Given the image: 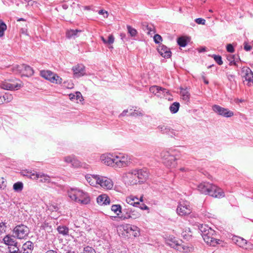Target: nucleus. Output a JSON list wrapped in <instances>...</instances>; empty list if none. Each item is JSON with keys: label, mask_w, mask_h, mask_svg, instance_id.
<instances>
[{"label": "nucleus", "mask_w": 253, "mask_h": 253, "mask_svg": "<svg viewBox=\"0 0 253 253\" xmlns=\"http://www.w3.org/2000/svg\"><path fill=\"white\" fill-rule=\"evenodd\" d=\"M141 209L142 210H147L148 209V208L147 206L144 205L142 207H141Z\"/></svg>", "instance_id": "338daca9"}, {"label": "nucleus", "mask_w": 253, "mask_h": 253, "mask_svg": "<svg viewBox=\"0 0 253 253\" xmlns=\"http://www.w3.org/2000/svg\"><path fill=\"white\" fill-rule=\"evenodd\" d=\"M149 90L150 92L157 96L161 97V92L162 91L161 90V87L157 85L152 86L150 87Z\"/></svg>", "instance_id": "c756f323"}, {"label": "nucleus", "mask_w": 253, "mask_h": 253, "mask_svg": "<svg viewBox=\"0 0 253 253\" xmlns=\"http://www.w3.org/2000/svg\"><path fill=\"white\" fill-rule=\"evenodd\" d=\"M163 163L169 168H174L176 165V158L172 154V151H163L160 154Z\"/></svg>", "instance_id": "423d86ee"}, {"label": "nucleus", "mask_w": 253, "mask_h": 253, "mask_svg": "<svg viewBox=\"0 0 253 253\" xmlns=\"http://www.w3.org/2000/svg\"><path fill=\"white\" fill-rule=\"evenodd\" d=\"M157 130L163 134H166L172 138L178 136V133L175 130L172 129L169 126L161 124L157 127Z\"/></svg>", "instance_id": "9b49d317"}, {"label": "nucleus", "mask_w": 253, "mask_h": 253, "mask_svg": "<svg viewBox=\"0 0 253 253\" xmlns=\"http://www.w3.org/2000/svg\"><path fill=\"white\" fill-rule=\"evenodd\" d=\"M161 90L162 91L161 92V97L163 96H165L166 94L169 93V91L167 90L166 89L162 88L161 87Z\"/></svg>", "instance_id": "bf43d9fd"}, {"label": "nucleus", "mask_w": 253, "mask_h": 253, "mask_svg": "<svg viewBox=\"0 0 253 253\" xmlns=\"http://www.w3.org/2000/svg\"><path fill=\"white\" fill-rule=\"evenodd\" d=\"M99 175L89 174H87L85 175V179L87 182L92 186L98 187L99 180L100 179Z\"/></svg>", "instance_id": "aec40b11"}, {"label": "nucleus", "mask_w": 253, "mask_h": 253, "mask_svg": "<svg viewBox=\"0 0 253 253\" xmlns=\"http://www.w3.org/2000/svg\"><path fill=\"white\" fill-rule=\"evenodd\" d=\"M98 14L100 15H102L104 18H107L109 15L108 12L103 9L100 10L98 11Z\"/></svg>", "instance_id": "4d7b16f0"}, {"label": "nucleus", "mask_w": 253, "mask_h": 253, "mask_svg": "<svg viewBox=\"0 0 253 253\" xmlns=\"http://www.w3.org/2000/svg\"><path fill=\"white\" fill-rule=\"evenodd\" d=\"M100 38L105 44H111L114 42V37L112 35L109 36L108 40H106L103 36H101Z\"/></svg>", "instance_id": "c9c22d12"}, {"label": "nucleus", "mask_w": 253, "mask_h": 253, "mask_svg": "<svg viewBox=\"0 0 253 253\" xmlns=\"http://www.w3.org/2000/svg\"><path fill=\"white\" fill-rule=\"evenodd\" d=\"M178 45L182 47H185L187 45V40L184 37H180L177 39Z\"/></svg>", "instance_id": "79ce46f5"}, {"label": "nucleus", "mask_w": 253, "mask_h": 253, "mask_svg": "<svg viewBox=\"0 0 253 253\" xmlns=\"http://www.w3.org/2000/svg\"><path fill=\"white\" fill-rule=\"evenodd\" d=\"M74 78H79L85 74V67L83 64H77L72 68Z\"/></svg>", "instance_id": "a211bd4d"}, {"label": "nucleus", "mask_w": 253, "mask_h": 253, "mask_svg": "<svg viewBox=\"0 0 253 253\" xmlns=\"http://www.w3.org/2000/svg\"><path fill=\"white\" fill-rule=\"evenodd\" d=\"M123 230L127 234V236L137 237L139 235V229L137 226L130 224L124 225L121 226Z\"/></svg>", "instance_id": "4468645a"}, {"label": "nucleus", "mask_w": 253, "mask_h": 253, "mask_svg": "<svg viewBox=\"0 0 253 253\" xmlns=\"http://www.w3.org/2000/svg\"><path fill=\"white\" fill-rule=\"evenodd\" d=\"M195 21L198 24L205 25L206 20L204 19L201 18H198L195 20Z\"/></svg>", "instance_id": "6e6d98bb"}, {"label": "nucleus", "mask_w": 253, "mask_h": 253, "mask_svg": "<svg viewBox=\"0 0 253 253\" xmlns=\"http://www.w3.org/2000/svg\"><path fill=\"white\" fill-rule=\"evenodd\" d=\"M227 60L230 62V65H236V62L237 58L236 55H230L227 57Z\"/></svg>", "instance_id": "a18cd8bd"}, {"label": "nucleus", "mask_w": 253, "mask_h": 253, "mask_svg": "<svg viewBox=\"0 0 253 253\" xmlns=\"http://www.w3.org/2000/svg\"><path fill=\"white\" fill-rule=\"evenodd\" d=\"M212 108L215 113L224 117H231L234 115V113L232 111L217 105H214L212 106Z\"/></svg>", "instance_id": "ddd939ff"}, {"label": "nucleus", "mask_w": 253, "mask_h": 253, "mask_svg": "<svg viewBox=\"0 0 253 253\" xmlns=\"http://www.w3.org/2000/svg\"><path fill=\"white\" fill-rule=\"evenodd\" d=\"M82 32L81 30L70 29L66 31V37L68 39L74 38L75 39L79 36L80 34Z\"/></svg>", "instance_id": "a878e982"}, {"label": "nucleus", "mask_w": 253, "mask_h": 253, "mask_svg": "<svg viewBox=\"0 0 253 253\" xmlns=\"http://www.w3.org/2000/svg\"><path fill=\"white\" fill-rule=\"evenodd\" d=\"M127 29L128 33L130 35L131 37H134L136 35L137 33V31L135 29L132 28L130 26L127 25Z\"/></svg>", "instance_id": "c03bdc74"}, {"label": "nucleus", "mask_w": 253, "mask_h": 253, "mask_svg": "<svg viewBox=\"0 0 253 253\" xmlns=\"http://www.w3.org/2000/svg\"><path fill=\"white\" fill-rule=\"evenodd\" d=\"M38 178H40V181L42 182L48 183L50 181L49 176L43 173H39Z\"/></svg>", "instance_id": "2f4dec72"}, {"label": "nucleus", "mask_w": 253, "mask_h": 253, "mask_svg": "<svg viewBox=\"0 0 253 253\" xmlns=\"http://www.w3.org/2000/svg\"><path fill=\"white\" fill-rule=\"evenodd\" d=\"M97 203L100 205H106L110 203L109 197L106 194L99 195L97 198Z\"/></svg>", "instance_id": "393cba45"}, {"label": "nucleus", "mask_w": 253, "mask_h": 253, "mask_svg": "<svg viewBox=\"0 0 253 253\" xmlns=\"http://www.w3.org/2000/svg\"><path fill=\"white\" fill-rule=\"evenodd\" d=\"M158 51L165 58H169L171 56L170 49L164 45H160L158 47Z\"/></svg>", "instance_id": "4be33fe9"}, {"label": "nucleus", "mask_w": 253, "mask_h": 253, "mask_svg": "<svg viewBox=\"0 0 253 253\" xmlns=\"http://www.w3.org/2000/svg\"><path fill=\"white\" fill-rule=\"evenodd\" d=\"M48 210L51 211H57L58 210V208L57 205L55 203H51L49 204L48 206H47Z\"/></svg>", "instance_id": "49530a36"}, {"label": "nucleus", "mask_w": 253, "mask_h": 253, "mask_svg": "<svg viewBox=\"0 0 253 253\" xmlns=\"http://www.w3.org/2000/svg\"><path fill=\"white\" fill-rule=\"evenodd\" d=\"M143 114L141 111H138V110H134L133 112L130 113V115L132 116H143Z\"/></svg>", "instance_id": "09e8293b"}, {"label": "nucleus", "mask_w": 253, "mask_h": 253, "mask_svg": "<svg viewBox=\"0 0 253 253\" xmlns=\"http://www.w3.org/2000/svg\"><path fill=\"white\" fill-rule=\"evenodd\" d=\"M11 71L16 74H21L22 76L29 77L34 74L33 69L26 64H21L13 66Z\"/></svg>", "instance_id": "0eeeda50"}, {"label": "nucleus", "mask_w": 253, "mask_h": 253, "mask_svg": "<svg viewBox=\"0 0 253 253\" xmlns=\"http://www.w3.org/2000/svg\"><path fill=\"white\" fill-rule=\"evenodd\" d=\"M13 188L15 192H20L23 189V184L22 182H16L13 184Z\"/></svg>", "instance_id": "72a5a7b5"}, {"label": "nucleus", "mask_w": 253, "mask_h": 253, "mask_svg": "<svg viewBox=\"0 0 253 253\" xmlns=\"http://www.w3.org/2000/svg\"><path fill=\"white\" fill-rule=\"evenodd\" d=\"M115 155L113 154H104L100 156L101 162L105 165L113 167Z\"/></svg>", "instance_id": "6ab92c4d"}, {"label": "nucleus", "mask_w": 253, "mask_h": 253, "mask_svg": "<svg viewBox=\"0 0 253 253\" xmlns=\"http://www.w3.org/2000/svg\"><path fill=\"white\" fill-rule=\"evenodd\" d=\"M197 189L201 193L208 194L214 198H221L225 196L224 192L221 188L209 182L199 184Z\"/></svg>", "instance_id": "7ed1b4c3"}, {"label": "nucleus", "mask_w": 253, "mask_h": 253, "mask_svg": "<svg viewBox=\"0 0 253 253\" xmlns=\"http://www.w3.org/2000/svg\"><path fill=\"white\" fill-rule=\"evenodd\" d=\"M23 86V83L19 81L16 80V83H12L9 82H5L1 84V88L6 90H18Z\"/></svg>", "instance_id": "2eb2a0df"}, {"label": "nucleus", "mask_w": 253, "mask_h": 253, "mask_svg": "<svg viewBox=\"0 0 253 253\" xmlns=\"http://www.w3.org/2000/svg\"><path fill=\"white\" fill-rule=\"evenodd\" d=\"M146 28L147 30V34L148 35H151L152 34H153L155 32L153 26H149L147 25Z\"/></svg>", "instance_id": "864d4df0"}, {"label": "nucleus", "mask_w": 253, "mask_h": 253, "mask_svg": "<svg viewBox=\"0 0 253 253\" xmlns=\"http://www.w3.org/2000/svg\"><path fill=\"white\" fill-rule=\"evenodd\" d=\"M179 103L177 102H174L171 104V105L169 107V109L172 113H176L179 109Z\"/></svg>", "instance_id": "4c0bfd02"}, {"label": "nucleus", "mask_w": 253, "mask_h": 253, "mask_svg": "<svg viewBox=\"0 0 253 253\" xmlns=\"http://www.w3.org/2000/svg\"><path fill=\"white\" fill-rule=\"evenodd\" d=\"M6 28V25L1 20H0V37H2L4 35V32Z\"/></svg>", "instance_id": "a19ab883"}, {"label": "nucleus", "mask_w": 253, "mask_h": 253, "mask_svg": "<svg viewBox=\"0 0 253 253\" xmlns=\"http://www.w3.org/2000/svg\"><path fill=\"white\" fill-rule=\"evenodd\" d=\"M132 216L131 215H128L127 216H124V215H122L121 218L123 219V220H125V219H128V218H132Z\"/></svg>", "instance_id": "680f3d73"}, {"label": "nucleus", "mask_w": 253, "mask_h": 253, "mask_svg": "<svg viewBox=\"0 0 253 253\" xmlns=\"http://www.w3.org/2000/svg\"><path fill=\"white\" fill-rule=\"evenodd\" d=\"M187 170V169L185 168H181L180 169V170L181 171H186Z\"/></svg>", "instance_id": "774afa93"}, {"label": "nucleus", "mask_w": 253, "mask_h": 253, "mask_svg": "<svg viewBox=\"0 0 253 253\" xmlns=\"http://www.w3.org/2000/svg\"><path fill=\"white\" fill-rule=\"evenodd\" d=\"M94 250L91 247H86L84 248L83 253H94Z\"/></svg>", "instance_id": "5fc2aeb1"}, {"label": "nucleus", "mask_w": 253, "mask_h": 253, "mask_svg": "<svg viewBox=\"0 0 253 253\" xmlns=\"http://www.w3.org/2000/svg\"><path fill=\"white\" fill-rule=\"evenodd\" d=\"M57 231L59 233L62 234L63 235H67L69 232V229L66 226H59L57 228Z\"/></svg>", "instance_id": "e433bc0d"}, {"label": "nucleus", "mask_w": 253, "mask_h": 253, "mask_svg": "<svg viewBox=\"0 0 253 253\" xmlns=\"http://www.w3.org/2000/svg\"><path fill=\"white\" fill-rule=\"evenodd\" d=\"M212 57L215 62L219 65H221L223 64V62L222 60V58L219 55H213Z\"/></svg>", "instance_id": "de8ad7c7"}, {"label": "nucleus", "mask_w": 253, "mask_h": 253, "mask_svg": "<svg viewBox=\"0 0 253 253\" xmlns=\"http://www.w3.org/2000/svg\"><path fill=\"white\" fill-rule=\"evenodd\" d=\"M15 236L19 239H25L29 233L28 227L23 224L16 226L13 230Z\"/></svg>", "instance_id": "1a4fd4ad"}, {"label": "nucleus", "mask_w": 253, "mask_h": 253, "mask_svg": "<svg viewBox=\"0 0 253 253\" xmlns=\"http://www.w3.org/2000/svg\"><path fill=\"white\" fill-rule=\"evenodd\" d=\"M2 99H3V103L4 102L8 103L12 100L13 96L9 92H6L3 96H2Z\"/></svg>", "instance_id": "f704fd0d"}, {"label": "nucleus", "mask_w": 253, "mask_h": 253, "mask_svg": "<svg viewBox=\"0 0 253 253\" xmlns=\"http://www.w3.org/2000/svg\"><path fill=\"white\" fill-rule=\"evenodd\" d=\"M148 176V174L146 170L135 169L124 173L123 179L126 184L133 185L143 182Z\"/></svg>", "instance_id": "f257e3e1"}, {"label": "nucleus", "mask_w": 253, "mask_h": 253, "mask_svg": "<svg viewBox=\"0 0 253 253\" xmlns=\"http://www.w3.org/2000/svg\"><path fill=\"white\" fill-rule=\"evenodd\" d=\"M45 253H57L54 250H48L45 252Z\"/></svg>", "instance_id": "69168bd1"}, {"label": "nucleus", "mask_w": 253, "mask_h": 253, "mask_svg": "<svg viewBox=\"0 0 253 253\" xmlns=\"http://www.w3.org/2000/svg\"><path fill=\"white\" fill-rule=\"evenodd\" d=\"M69 98L70 100H73L74 99L79 100L80 101H82L83 100V97L80 92L77 91L75 94L71 93L69 95Z\"/></svg>", "instance_id": "7c9ffc66"}, {"label": "nucleus", "mask_w": 253, "mask_h": 253, "mask_svg": "<svg viewBox=\"0 0 253 253\" xmlns=\"http://www.w3.org/2000/svg\"><path fill=\"white\" fill-rule=\"evenodd\" d=\"M201 232V235L207 244L211 246L215 247L217 245H221L222 247L224 246L225 243L221 240L215 239L216 236L214 230L207 225H202L200 228Z\"/></svg>", "instance_id": "f03ea898"}, {"label": "nucleus", "mask_w": 253, "mask_h": 253, "mask_svg": "<svg viewBox=\"0 0 253 253\" xmlns=\"http://www.w3.org/2000/svg\"><path fill=\"white\" fill-rule=\"evenodd\" d=\"M167 244L171 248H174L177 250V246L179 244L178 241L176 240L174 237H169L167 240Z\"/></svg>", "instance_id": "cd10ccee"}, {"label": "nucleus", "mask_w": 253, "mask_h": 253, "mask_svg": "<svg viewBox=\"0 0 253 253\" xmlns=\"http://www.w3.org/2000/svg\"><path fill=\"white\" fill-rule=\"evenodd\" d=\"M130 160L129 156L126 154L122 153L115 154L113 168L120 169L127 167L131 163Z\"/></svg>", "instance_id": "39448f33"}, {"label": "nucleus", "mask_w": 253, "mask_h": 253, "mask_svg": "<svg viewBox=\"0 0 253 253\" xmlns=\"http://www.w3.org/2000/svg\"><path fill=\"white\" fill-rule=\"evenodd\" d=\"M63 160L67 164H71V167L74 168L83 167L82 163L74 155L65 156Z\"/></svg>", "instance_id": "f3484780"}, {"label": "nucleus", "mask_w": 253, "mask_h": 253, "mask_svg": "<svg viewBox=\"0 0 253 253\" xmlns=\"http://www.w3.org/2000/svg\"><path fill=\"white\" fill-rule=\"evenodd\" d=\"M121 206L120 205H113L111 207V210L119 215L121 212Z\"/></svg>", "instance_id": "58836bf2"}, {"label": "nucleus", "mask_w": 253, "mask_h": 253, "mask_svg": "<svg viewBox=\"0 0 253 253\" xmlns=\"http://www.w3.org/2000/svg\"><path fill=\"white\" fill-rule=\"evenodd\" d=\"M176 212L180 216H185L192 212V208L188 202L181 201L177 206Z\"/></svg>", "instance_id": "9d476101"}, {"label": "nucleus", "mask_w": 253, "mask_h": 253, "mask_svg": "<svg viewBox=\"0 0 253 253\" xmlns=\"http://www.w3.org/2000/svg\"><path fill=\"white\" fill-rule=\"evenodd\" d=\"M243 72L245 73L244 77L245 81L248 82V85L250 86L253 83V73L249 68L244 69Z\"/></svg>", "instance_id": "412c9836"}, {"label": "nucleus", "mask_w": 253, "mask_h": 253, "mask_svg": "<svg viewBox=\"0 0 253 253\" xmlns=\"http://www.w3.org/2000/svg\"><path fill=\"white\" fill-rule=\"evenodd\" d=\"M99 179L98 185H100L102 188L107 190L113 188L114 183L110 178L100 175Z\"/></svg>", "instance_id": "dca6fc26"}, {"label": "nucleus", "mask_w": 253, "mask_h": 253, "mask_svg": "<svg viewBox=\"0 0 253 253\" xmlns=\"http://www.w3.org/2000/svg\"><path fill=\"white\" fill-rule=\"evenodd\" d=\"M252 48V46L248 44L247 43H245L244 45V49L247 51H250Z\"/></svg>", "instance_id": "052dcab7"}, {"label": "nucleus", "mask_w": 253, "mask_h": 253, "mask_svg": "<svg viewBox=\"0 0 253 253\" xmlns=\"http://www.w3.org/2000/svg\"><path fill=\"white\" fill-rule=\"evenodd\" d=\"M15 235H11L10 234L6 235L3 238V243L9 246H13V245H17V242L15 239Z\"/></svg>", "instance_id": "b1692460"}, {"label": "nucleus", "mask_w": 253, "mask_h": 253, "mask_svg": "<svg viewBox=\"0 0 253 253\" xmlns=\"http://www.w3.org/2000/svg\"><path fill=\"white\" fill-rule=\"evenodd\" d=\"M6 223L3 222H0V233H3L6 232Z\"/></svg>", "instance_id": "8fccbe9b"}, {"label": "nucleus", "mask_w": 253, "mask_h": 253, "mask_svg": "<svg viewBox=\"0 0 253 253\" xmlns=\"http://www.w3.org/2000/svg\"><path fill=\"white\" fill-rule=\"evenodd\" d=\"M40 75L42 77L49 81L52 83L60 84L62 82L61 78L49 70L41 71Z\"/></svg>", "instance_id": "6e6552de"}, {"label": "nucleus", "mask_w": 253, "mask_h": 253, "mask_svg": "<svg viewBox=\"0 0 253 253\" xmlns=\"http://www.w3.org/2000/svg\"><path fill=\"white\" fill-rule=\"evenodd\" d=\"M128 112V110H124L120 115V117H123V116H125L126 114V113Z\"/></svg>", "instance_id": "e2e57ef3"}, {"label": "nucleus", "mask_w": 253, "mask_h": 253, "mask_svg": "<svg viewBox=\"0 0 253 253\" xmlns=\"http://www.w3.org/2000/svg\"><path fill=\"white\" fill-rule=\"evenodd\" d=\"M126 201L127 204L133 206H137L139 204V199L133 196L127 197Z\"/></svg>", "instance_id": "bb28decb"}, {"label": "nucleus", "mask_w": 253, "mask_h": 253, "mask_svg": "<svg viewBox=\"0 0 253 253\" xmlns=\"http://www.w3.org/2000/svg\"><path fill=\"white\" fill-rule=\"evenodd\" d=\"M227 51L230 53H233L234 52V48L231 44H228L226 46Z\"/></svg>", "instance_id": "13d9d810"}, {"label": "nucleus", "mask_w": 253, "mask_h": 253, "mask_svg": "<svg viewBox=\"0 0 253 253\" xmlns=\"http://www.w3.org/2000/svg\"><path fill=\"white\" fill-rule=\"evenodd\" d=\"M154 41L156 43H159L161 42L162 41V38L160 35L156 34L154 36Z\"/></svg>", "instance_id": "3c124183"}, {"label": "nucleus", "mask_w": 253, "mask_h": 253, "mask_svg": "<svg viewBox=\"0 0 253 253\" xmlns=\"http://www.w3.org/2000/svg\"><path fill=\"white\" fill-rule=\"evenodd\" d=\"M24 175H26L27 177L34 179L37 180L38 179V176L39 175V173H37L36 172L33 171H27L26 172V174H24Z\"/></svg>", "instance_id": "473e14b6"}, {"label": "nucleus", "mask_w": 253, "mask_h": 253, "mask_svg": "<svg viewBox=\"0 0 253 253\" xmlns=\"http://www.w3.org/2000/svg\"><path fill=\"white\" fill-rule=\"evenodd\" d=\"M64 85L67 88L72 89L74 87V84L72 81L69 82H64Z\"/></svg>", "instance_id": "603ef678"}, {"label": "nucleus", "mask_w": 253, "mask_h": 253, "mask_svg": "<svg viewBox=\"0 0 253 253\" xmlns=\"http://www.w3.org/2000/svg\"><path fill=\"white\" fill-rule=\"evenodd\" d=\"M22 249L25 253H30L33 249V244L31 241H27L23 245Z\"/></svg>", "instance_id": "c85d7f7f"}, {"label": "nucleus", "mask_w": 253, "mask_h": 253, "mask_svg": "<svg viewBox=\"0 0 253 253\" xmlns=\"http://www.w3.org/2000/svg\"><path fill=\"white\" fill-rule=\"evenodd\" d=\"M227 77L228 79L230 81H231L233 79V78H234V76L232 75H227Z\"/></svg>", "instance_id": "0e129e2a"}, {"label": "nucleus", "mask_w": 253, "mask_h": 253, "mask_svg": "<svg viewBox=\"0 0 253 253\" xmlns=\"http://www.w3.org/2000/svg\"><path fill=\"white\" fill-rule=\"evenodd\" d=\"M177 251L184 253L191 252L193 250V247L191 245L181 243L177 246Z\"/></svg>", "instance_id": "5701e85b"}, {"label": "nucleus", "mask_w": 253, "mask_h": 253, "mask_svg": "<svg viewBox=\"0 0 253 253\" xmlns=\"http://www.w3.org/2000/svg\"><path fill=\"white\" fill-rule=\"evenodd\" d=\"M17 245H13V246H10L9 247V253H22V252L19 251Z\"/></svg>", "instance_id": "37998d69"}, {"label": "nucleus", "mask_w": 253, "mask_h": 253, "mask_svg": "<svg viewBox=\"0 0 253 253\" xmlns=\"http://www.w3.org/2000/svg\"><path fill=\"white\" fill-rule=\"evenodd\" d=\"M180 93L182 95V99L185 101H188L189 99L190 95V93H189V92L186 89H182L181 90Z\"/></svg>", "instance_id": "ea45409f"}, {"label": "nucleus", "mask_w": 253, "mask_h": 253, "mask_svg": "<svg viewBox=\"0 0 253 253\" xmlns=\"http://www.w3.org/2000/svg\"><path fill=\"white\" fill-rule=\"evenodd\" d=\"M68 195L72 200L81 204L86 205L90 201L88 194L78 189H70L68 191Z\"/></svg>", "instance_id": "20e7f679"}, {"label": "nucleus", "mask_w": 253, "mask_h": 253, "mask_svg": "<svg viewBox=\"0 0 253 253\" xmlns=\"http://www.w3.org/2000/svg\"><path fill=\"white\" fill-rule=\"evenodd\" d=\"M232 240L233 243L243 249L247 250H253V245L251 243L248 242L243 238L234 236L232 238Z\"/></svg>", "instance_id": "f8f14e48"}]
</instances>
